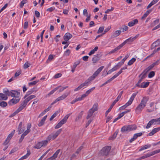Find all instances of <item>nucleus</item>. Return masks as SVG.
I'll use <instances>...</instances> for the list:
<instances>
[{"mask_svg":"<svg viewBox=\"0 0 160 160\" xmlns=\"http://www.w3.org/2000/svg\"><path fill=\"white\" fill-rule=\"evenodd\" d=\"M55 8L54 7H52L50 8H48L46 11H48L50 12H52L55 9Z\"/></svg>","mask_w":160,"mask_h":160,"instance_id":"e2e57ef3","label":"nucleus"},{"mask_svg":"<svg viewBox=\"0 0 160 160\" xmlns=\"http://www.w3.org/2000/svg\"><path fill=\"white\" fill-rule=\"evenodd\" d=\"M15 130H13L10 133L8 136L7 138L10 140L15 133Z\"/></svg>","mask_w":160,"mask_h":160,"instance_id":"c9c22d12","label":"nucleus"},{"mask_svg":"<svg viewBox=\"0 0 160 160\" xmlns=\"http://www.w3.org/2000/svg\"><path fill=\"white\" fill-rule=\"evenodd\" d=\"M82 85V84H81L78 87L74 89V91H77L81 89L83 87Z\"/></svg>","mask_w":160,"mask_h":160,"instance_id":"774afa93","label":"nucleus"},{"mask_svg":"<svg viewBox=\"0 0 160 160\" xmlns=\"http://www.w3.org/2000/svg\"><path fill=\"white\" fill-rule=\"evenodd\" d=\"M80 63V62L79 61H78L75 62H74L73 66L71 67L72 70L71 71L72 72H74L75 71V69L76 67Z\"/></svg>","mask_w":160,"mask_h":160,"instance_id":"dca6fc26","label":"nucleus"},{"mask_svg":"<svg viewBox=\"0 0 160 160\" xmlns=\"http://www.w3.org/2000/svg\"><path fill=\"white\" fill-rule=\"evenodd\" d=\"M47 116L46 115L44 116L43 118L41 119V121L40 122H39L38 124V126L39 127H41L44 124V122L45 120H46L47 118Z\"/></svg>","mask_w":160,"mask_h":160,"instance_id":"393cba45","label":"nucleus"},{"mask_svg":"<svg viewBox=\"0 0 160 160\" xmlns=\"http://www.w3.org/2000/svg\"><path fill=\"white\" fill-rule=\"evenodd\" d=\"M71 115V114H68L66 115L63 119L60 122H59L58 124L55 127V129H58L61 127L65 123L68 118V117Z\"/></svg>","mask_w":160,"mask_h":160,"instance_id":"39448f33","label":"nucleus"},{"mask_svg":"<svg viewBox=\"0 0 160 160\" xmlns=\"http://www.w3.org/2000/svg\"><path fill=\"white\" fill-rule=\"evenodd\" d=\"M69 94V92L63 94L61 96L59 97L56 99L52 103L51 105H53L57 102L64 99Z\"/></svg>","mask_w":160,"mask_h":160,"instance_id":"0eeeda50","label":"nucleus"},{"mask_svg":"<svg viewBox=\"0 0 160 160\" xmlns=\"http://www.w3.org/2000/svg\"><path fill=\"white\" fill-rule=\"evenodd\" d=\"M151 147L150 144H147L144 146H142L141 148V151L144 150L149 148Z\"/></svg>","mask_w":160,"mask_h":160,"instance_id":"2f4dec72","label":"nucleus"},{"mask_svg":"<svg viewBox=\"0 0 160 160\" xmlns=\"http://www.w3.org/2000/svg\"><path fill=\"white\" fill-rule=\"evenodd\" d=\"M62 131V129H59L58 130L55 132V134H54V135L55 136L56 138L61 133Z\"/></svg>","mask_w":160,"mask_h":160,"instance_id":"603ef678","label":"nucleus"},{"mask_svg":"<svg viewBox=\"0 0 160 160\" xmlns=\"http://www.w3.org/2000/svg\"><path fill=\"white\" fill-rule=\"evenodd\" d=\"M20 98H13L11 99L9 102V104L11 105H13L18 102L20 101Z\"/></svg>","mask_w":160,"mask_h":160,"instance_id":"9b49d317","label":"nucleus"},{"mask_svg":"<svg viewBox=\"0 0 160 160\" xmlns=\"http://www.w3.org/2000/svg\"><path fill=\"white\" fill-rule=\"evenodd\" d=\"M60 151V149H58L55 152V153L52 156L53 158L55 159L57 157V156L59 153Z\"/></svg>","mask_w":160,"mask_h":160,"instance_id":"4c0bfd02","label":"nucleus"},{"mask_svg":"<svg viewBox=\"0 0 160 160\" xmlns=\"http://www.w3.org/2000/svg\"><path fill=\"white\" fill-rule=\"evenodd\" d=\"M138 93V92H136L132 94L128 101V102H127V103H126L125 105L121 107V108H122V109H124L127 107L131 104L135 97L136 96Z\"/></svg>","mask_w":160,"mask_h":160,"instance_id":"423d86ee","label":"nucleus"},{"mask_svg":"<svg viewBox=\"0 0 160 160\" xmlns=\"http://www.w3.org/2000/svg\"><path fill=\"white\" fill-rule=\"evenodd\" d=\"M38 82V81H35L31 82L28 83V85L29 86L35 85Z\"/></svg>","mask_w":160,"mask_h":160,"instance_id":"338daca9","label":"nucleus"},{"mask_svg":"<svg viewBox=\"0 0 160 160\" xmlns=\"http://www.w3.org/2000/svg\"><path fill=\"white\" fill-rule=\"evenodd\" d=\"M152 10H149L147 11L144 14L142 18V19H143L145 18L151 12Z\"/></svg>","mask_w":160,"mask_h":160,"instance_id":"f704fd0d","label":"nucleus"},{"mask_svg":"<svg viewBox=\"0 0 160 160\" xmlns=\"http://www.w3.org/2000/svg\"><path fill=\"white\" fill-rule=\"evenodd\" d=\"M62 131V129H59L58 130L55 132V134H54V135L55 136L56 138L61 133Z\"/></svg>","mask_w":160,"mask_h":160,"instance_id":"3c124183","label":"nucleus"},{"mask_svg":"<svg viewBox=\"0 0 160 160\" xmlns=\"http://www.w3.org/2000/svg\"><path fill=\"white\" fill-rule=\"evenodd\" d=\"M8 99L7 96L5 94L0 93V100H6Z\"/></svg>","mask_w":160,"mask_h":160,"instance_id":"cd10ccee","label":"nucleus"},{"mask_svg":"<svg viewBox=\"0 0 160 160\" xmlns=\"http://www.w3.org/2000/svg\"><path fill=\"white\" fill-rule=\"evenodd\" d=\"M95 87H93L87 91L85 92L86 95L88 96L90 93V92H91L93 90L95 89Z\"/></svg>","mask_w":160,"mask_h":160,"instance_id":"a19ab883","label":"nucleus"},{"mask_svg":"<svg viewBox=\"0 0 160 160\" xmlns=\"http://www.w3.org/2000/svg\"><path fill=\"white\" fill-rule=\"evenodd\" d=\"M121 31L120 30H117L112 35L111 38H112L116 37L119 36L121 33Z\"/></svg>","mask_w":160,"mask_h":160,"instance_id":"b1692460","label":"nucleus"},{"mask_svg":"<svg viewBox=\"0 0 160 160\" xmlns=\"http://www.w3.org/2000/svg\"><path fill=\"white\" fill-rule=\"evenodd\" d=\"M20 93L17 91L12 90L11 96L15 98H20Z\"/></svg>","mask_w":160,"mask_h":160,"instance_id":"9d476101","label":"nucleus"},{"mask_svg":"<svg viewBox=\"0 0 160 160\" xmlns=\"http://www.w3.org/2000/svg\"><path fill=\"white\" fill-rule=\"evenodd\" d=\"M104 67L103 66H102L98 68L96 71L93 73V75L95 76H97L100 73V72L104 68Z\"/></svg>","mask_w":160,"mask_h":160,"instance_id":"6ab92c4d","label":"nucleus"},{"mask_svg":"<svg viewBox=\"0 0 160 160\" xmlns=\"http://www.w3.org/2000/svg\"><path fill=\"white\" fill-rule=\"evenodd\" d=\"M78 155L77 154V153H76L75 152V153L73 154L71 156L70 158V160H72L73 159L76 158V157Z\"/></svg>","mask_w":160,"mask_h":160,"instance_id":"bf43d9fd","label":"nucleus"},{"mask_svg":"<svg viewBox=\"0 0 160 160\" xmlns=\"http://www.w3.org/2000/svg\"><path fill=\"white\" fill-rule=\"evenodd\" d=\"M7 105V103L5 102L2 101L0 102V106H1L2 107H5Z\"/></svg>","mask_w":160,"mask_h":160,"instance_id":"864d4df0","label":"nucleus"},{"mask_svg":"<svg viewBox=\"0 0 160 160\" xmlns=\"http://www.w3.org/2000/svg\"><path fill=\"white\" fill-rule=\"evenodd\" d=\"M104 67L103 66H102L98 68L96 71L93 73V75L95 76H97L100 73V72L104 68Z\"/></svg>","mask_w":160,"mask_h":160,"instance_id":"a211bd4d","label":"nucleus"},{"mask_svg":"<svg viewBox=\"0 0 160 160\" xmlns=\"http://www.w3.org/2000/svg\"><path fill=\"white\" fill-rule=\"evenodd\" d=\"M71 53V51L69 49L67 50L64 52V55L65 56H68Z\"/></svg>","mask_w":160,"mask_h":160,"instance_id":"4d7b16f0","label":"nucleus"},{"mask_svg":"<svg viewBox=\"0 0 160 160\" xmlns=\"http://www.w3.org/2000/svg\"><path fill=\"white\" fill-rule=\"evenodd\" d=\"M35 97L36 96L35 95H31L29 96H28L25 98L24 101L27 103L29 101L35 98Z\"/></svg>","mask_w":160,"mask_h":160,"instance_id":"412c9836","label":"nucleus"},{"mask_svg":"<svg viewBox=\"0 0 160 160\" xmlns=\"http://www.w3.org/2000/svg\"><path fill=\"white\" fill-rule=\"evenodd\" d=\"M122 72V70L121 69L116 74L114 75L112 77L114 79L115 78H116L118 77L121 73Z\"/></svg>","mask_w":160,"mask_h":160,"instance_id":"e433bc0d","label":"nucleus"},{"mask_svg":"<svg viewBox=\"0 0 160 160\" xmlns=\"http://www.w3.org/2000/svg\"><path fill=\"white\" fill-rule=\"evenodd\" d=\"M30 150L29 149H28L27 154L21 158L22 159V160H23V159H26L28 158V157L30 155Z\"/></svg>","mask_w":160,"mask_h":160,"instance_id":"a878e982","label":"nucleus"},{"mask_svg":"<svg viewBox=\"0 0 160 160\" xmlns=\"http://www.w3.org/2000/svg\"><path fill=\"white\" fill-rule=\"evenodd\" d=\"M155 122H156V119H153L150 120L148 123L147 126L146 127L147 128H149L150 126L152 125Z\"/></svg>","mask_w":160,"mask_h":160,"instance_id":"5701e85b","label":"nucleus"},{"mask_svg":"<svg viewBox=\"0 0 160 160\" xmlns=\"http://www.w3.org/2000/svg\"><path fill=\"white\" fill-rule=\"evenodd\" d=\"M160 152V149L156 150L154 151H153L151 153H150V155L151 156H152L156 153H158L159 152Z\"/></svg>","mask_w":160,"mask_h":160,"instance_id":"37998d69","label":"nucleus"},{"mask_svg":"<svg viewBox=\"0 0 160 160\" xmlns=\"http://www.w3.org/2000/svg\"><path fill=\"white\" fill-rule=\"evenodd\" d=\"M72 37V35L69 33H67L64 35L63 37L64 40L67 41L69 40Z\"/></svg>","mask_w":160,"mask_h":160,"instance_id":"4468645a","label":"nucleus"},{"mask_svg":"<svg viewBox=\"0 0 160 160\" xmlns=\"http://www.w3.org/2000/svg\"><path fill=\"white\" fill-rule=\"evenodd\" d=\"M83 114V111H82L78 115L75 119L76 121H78L80 119L82 118V116Z\"/></svg>","mask_w":160,"mask_h":160,"instance_id":"72a5a7b5","label":"nucleus"},{"mask_svg":"<svg viewBox=\"0 0 160 160\" xmlns=\"http://www.w3.org/2000/svg\"><path fill=\"white\" fill-rule=\"evenodd\" d=\"M148 98L146 97H144L141 102V109L143 108L145 106Z\"/></svg>","mask_w":160,"mask_h":160,"instance_id":"1a4fd4ad","label":"nucleus"},{"mask_svg":"<svg viewBox=\"0 0 160 160\" xmlns=\"http://www.w3.org/2000/svg\"><path fill=\"white\" fill-rule=\"evenodd\" d=\"M48 140L42 141L41 142H38L35 146L33 147L34 148L39 149L42 147H45L48 144Z\"/></svg>","mask_w":160,"mask_h":160,"instance_id":"20e7f679","label":"nucleus"},{"mask_svg":"<svg viewBox=\"0 0 160 160\" xmlns=\"http://www.w3.org/2000/svg\"><path fill=\"white\" fill-rule=\"evenodd\" d=\"M62 131V129H59L58 130L55 132V134H54V135L55 136L56 138L61 133Z\"/></svg>","mask_w":160,"mask_h":160,"instance_id":"8fccbe9b","label":"nucleus"},{"mask_svg":"<svg viewBox=\"0 0 160 160\" xmlns=\"http://www.w3.org/2000/svg\"><path fill=\"white\" fill-rule=\"evenodd\" d=\"M114 79L112 77L110 79L108 80L106 82L103 83L102 85H101V87L107 84V83L110 82L111 81H112Z\"/></svg>","mask_w":160,"mask_h":160,"instance_id":"79ce46f5","label":"nucleus"},{"mask_svg":"<svg viewBox=\"0 0 160 160\" xmlns=\"http://www.w3.org/2000/svg\"><path fill=\"white\" fill-rule=\"evenodd\" d=\"M129 55L127 54L125 57L122 60L121 62V64L122 65L124 63L125 61L128 58Z\"/></svg>","mask_w":160,"mask_h":160,"instance_id":"ea45409f","label":"nucleus"},{"mask_svg":"<svg viewBox=\"0 0 160 160\" xmlns=\"http://www.w3.org/2000/svg\"><path fill=\"white\" fill-rule=\"evenodd\" d=\"M83 148V147L82 146L80 147L75 152L76 153H77V154L78 155L80 152L81 150Z\"/></svg>","mask_w":160,"mask_h":160,"instance_id":"49530a36","label":"nucleus"},{"mask_svg":"<svg viewBox=\"0 0 160 160\" xmlns=\"http://www.w3.org/2000/svg\"><path fill=\"white\" fill-rule=\"evenodd\" d=\"M19 112L17 110L14 112L13 113L11 114L10 116L9 117L12 118L15 115H16L17 113H18Z\"/></svg>","mask_w":160,"mask_h":160,"instance_id":"0e129e2a","label":"nucleus"},{"mask_svg":"<svg viewBox=\"0 0 160 160\" xmlns=\"http://www.w3.org/2000/svg\"><path fill=\"white\" fill-rule=\"evenodd\" d=\"M136 112L138 114L140 113V104H139L136 108Z\"/></svg>","mask_w":160,"mask_h":160,"instance_id":"5fc2aeb1","label":"nucleus"},{"mask_svg":"<svg viewBox=\"0 0 160 160\" xmlns=\"http://www.w3.org/2000/svg\"><path fill=\"white\" fill-rule=\"evenodd\" d=\"M104 26H102V27H100L99 28L97 32V33L99 34V33H101L104 30Z\"/></svg>","mask_w":160,"mask_h":160,"instance_id":"c03bdc74","label":"nucleus"},{"mask_svg":"<svg viewBox=\"0 0 160 160\" xmlns=\"http://www.w3.org/2000/svg\"><path fill=\"white\" fill-rule=\"evenodd\" d=\"M34 91L33 89H31L30 91L28 92L24 97V98L25 99L28 96L32 94Z\"/></svg>","mask_w":160,"mask_h":160,"instance_id":"7c9ffc66","label":"nucleus"},{"mask_svg":"<svg viewBox=\"0 0 160 160\" xmlns=\"http://www.w3.org/2000/svg\"><path fill=\"white\" fill-rule=\"evenodd\" d=\"M27 103L24 100L21 104L19 108L17 109L19 112L26 106Z\"/></svg>","mask_w":160,"mask_h":160,"instance_id":"ddd939ff","label":"nucleus"},{"mask_svg":"<svg viewBox=\"0 0 160 160\" xmlns=\"http://www.w3.org/2000/svg\"><path fill=\"white\" fill-rule=\"evenodd\" d=\"M95 78L96 77H95L93 75H93L92 76L89 77V78L87 80H88V81L89 82H90L91 81L94 80Z\"/></svg>","mask_w":160,"mask_h":160,"instance_id":"680f3d73","label":"nucleus"},{"mask_svg":"<svg viewBox=\"0 0 160 160\" xmlns=\"http://www.w3.org/2000/svg\"><path fill=\"white\" fill-rule=\"evenodd\" d=\"M56 138L54 134H51L49 135L47 138V140H48V142L50 140L52 139L54 140Z\"/></svg>","mask_w":160,"mask_h":160,"instance_id":"c85d7f7f","label":"nucleus"},{"mask_svg":"<svg viewBox=\"0 0 160 160\" xmlns=\"http://www.w3.org/2000/svg\"><path fill=\"white\" fill-rule=\"evenodd\" d=\"M58 113V111L55 112L51 116L50 118V120L52 121L55 117L57 116Z\"/></svg>","mask_w":160,"mask_h":160,"instance_id":"a18cd8bd","label":"nucleus"},{"mask_svg":"<svg viewBox=\"0 0 160 160\" xmlns=\"http://www.w3.org/2000/svg\"><path fill=\"white\" fill-rule=\"evenodd\" d=\"M136 61V59L135 58H132L128 62V65H132L134 62Z\"/></svg>","mask_w":160,"mask_h":160,"instance_id":"58836bf2","label":"nucleus"},{"mask_svg":"<svg viewBox=\"0 0 160 160\" xmlns=\"http://www.w3.org/2000/svg\"><path fill=\"white\" fill-rule=\"evenodd\" d=\"M150 156H151L150 153H147L142 156L141 157V159H144Z\"/></svg>","mask_w":160,"mask_h":160,"instance_id":"13d9d810","label":"nucleus"},{"mask_svg":"<svg viewBox=\"0 0 160 160\" xmlns=\"http://www.w3.org/2000/svg\"><path fill=\"white\" fill-rule=\"evenodd\" d=\"M158 132V129L156 128H155L153 129L152 131L150 132L149 134V136H152L154 135L155 133H156L157 132Z\"/></svg>","mask_w":160,"mask_h":160,"instance_id":"473e14b6","label":"nucleus"},{"mask_svg":"<svg viewBox=\"0 0 160 160\" xmlns=\"http://www.w3.org/2000/svg\"><path fill=\"white\" fill-rule=\"evenodd\" d=\"M138 36H136L133 37H130L129 38L126 39L125 41L123 42L122 43V45L123 46H124L127 43L129 42H132L134 40L137 38Z\"/></svg>","mask_w":160,"mask_h":160,"instance_id":"f8f14e48","label":"nucleus"},{"mask_svg":"<svg viewBox=\"0 0 160 160\" xmlns=\"http://www.w3.org/2000/svg\"><path fill=\"white\" fill-rule=\"evenodd\" d=\"M101 56L102 55L100 54H98L96 55H94L92 59V63H97L100 59Z\"/></svg>","mask_w":160,"mask_h":160,"instance_id":"6e6552de","label":"nucleus"},{"mask_svg":"<svg viewBox=\"0 0 160 160\" xmlns=\"http://www.w3.org/2000/svg\"><path fill=\"white\" fill-rule=\"evenodd\" d=\"M111 147L110 146H107L103 148L100 151L99 155L100 156H106L108 154L111 150Z\"/></svg>","mask_w":160,"mask_h":160,"instance_id":"f03ea898","label":"nucleus"},{"mask_svg":"<svg viewBox=\"0 0 160 160\" xmlns=\"http://www.w3.org/2000/svg\"><path fill=\"white\" fill-rule=\"evenodd\" d=\"M138 22V20L137 19H134L128 23V25L129 27H132Z\"/></svg>","mask_w":160,"mask_h":160,"instance_id":"aec40b11","label":"nucleus"},{"mask_svg":"<svg viewBox=\"0 0 160 160\" xmlns=\"http://www.w3.org/2000/svg\"><path fill=\"white\" fill-rule=\"evenodd\" d=\"M122 45V44L119 45L116 48H115L113 50H112L111 51L109 52V54H111L113 53L114 52H116L118 50L120 49L122 47H123Z\"/></svg>","mask_w":160,"mask_h":160,"instance_id":"2eb2a0df","label":"nucleus"},{"mask_svg":"<svg viewBox=\"0 0 160 160\" xmlns=\"http://www.w3.org/2000/svg\"><path fill=\"white\" fill-rule=\"evenodd\" d=\"M98 104L97 103H95L93 106L92 108L88 111L87 119H88L93 115V113L98 110Z\"/></svg>","mask_w":160,"mask_h":160,"instance_id":"f257e3e1","label":"nucleus"},{"mask_svg":"<svg viewBox=\"0 0 160 160\" xmlns=\"http://www.w3.org/2000/svg\"><path fill=\"white\" fill-rule=\"evenodd\" d=\"M30 65L31 64L30 63H28V62H27L24 64L23 66V68L24 69H26L28 68Z\"/></svg>","mask_w":160,"mask_h":160,"instance_id":"de8ad7c7","label":"nucleus"},{"mask_svg":"<svg viewBox=\"0 0 160 160\" xmlns=\"http://www.w3.org/2000/svg\"><path fill=\"white\" fill-rule=\"evenodd\" d=\"M160 44V40L158 39L157 41L153 42L151 48V49H153L155 47L158 46Z\"/></svg>","mask_w":160,"mask_h":160,"instance_id":"4be33fe9","label":"nucleus"},{"mask_svg":"<svg viewBox=\"0 0 160 160\" xmlns=\"http://www.w3.org/2000/svg\"><path fill=\"white\" fill-rule=\"evenodd\" d=\"M157 62H156L150 65L146 69V70H147V72L151 70L154 67V66L157 64Z\"/></svg>","mask_w":160,"mask_h":160,"instance_id":"c756f323","label":"nucleus"},{"mask_svg":"<svg viewBox=\"0 0 160 160\" xmlns=\"http://www.w3.org/2000/svg\"><path fill=\"white\" fill-rule=\"evenodd\" d=\"M150 83L149 82H143L141 84V87L146 88L148 86Z\"/></svg>","mask_w":160,"mask_h":160,"instance_id":"bb28decb","label":"nucleus"},{"mask_svg":"<svg viewBox=\"0 0 160 160\" xmlns=\"http://www.w3.org/2000/svg\"><path fill=\"white\" fill-rule=\"evenodd\" d=\"M22 122H20L18 128V134H20L22 133L24 131V129L22 128Z\"/></svg>","mask_w":160,"mask_h":160,"instance_id":"f3484780","label":"nucleus"},{"mask_svg":"<svg viewBox=\"0 0 160 160\" xmlns=\"http://www.w3.org/2000/svg\"><path fill=\"white\" fill-rule=\"evenodd\" d=\"M27 2V0H23L22 1L20 4V7L21 8H22L24 4L26 3Z\"/></svg>","mask_w":160,"mask_h":160,"instance_id":"09e8293b","label":"nucleus"},{"mask_svg":"<svg viewBox=\"0 0 160 160\" xmlns=\"http://www.w3.org/2000/svg\"><path fill=\"white\" fill-rule=\"evenodd\" d=\"M155 72L154 71H151L149 74L148 77L149 78H152L155 75Z\"/></svg>","mask_w":160,"mask_h":160,"instance_id":"6e6d98bb","label":"nucleus"},{"mask_svg":"<svg viewBox=\"0 0 160 160\" xmlns=\"http://www.w3.org/2000/svg\"><path fill=\"white\" fill-rule=\"evenodd\" d=\"M136 128V126L134 125L124 126L121 128V131L122 132H124L126 131L128 132L135 130Z\"/></svg>","mask_w":160,"mask_h":160,"instance_id":"7ed1b4c3","label":"nucleus"},{"mask_svg":"<svg viewBox=\"0 0 160 160\" xmlns=\"http://www.w3.org/2000/svg\"><path fill=\"white\" fill-rule=\"evenodd\" d=\"M89 82L88 81V80H87L84 82L83 83L81 84L82 85V86L83 87L84 86H88Z\"/></svg>","mask_w":160,"mask_h":160,"instance_id":"052dcab7","label":"nucleus"},{"mask_svg":"<svg viewBox=\"0 0 160 160\" xmlns=\"http://www.w3.org/2000/svg\"><path fill=\"white\" fill-rule=\"evenodd\" d=\"M123 91H121L120 92L118 96V97H117V98H116V99L118 101L119 100V99L120 98L123 93Z\"/></svg>","mask_w":160,"mask_h":160,"instance_id":"69168bd1","label":"nucleus"}]
</instances>
